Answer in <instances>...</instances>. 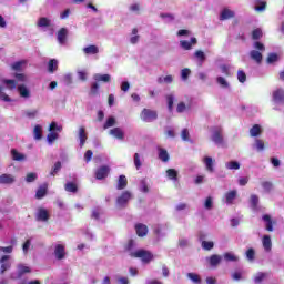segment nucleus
Returning a JSON list of instances; mask_svg holds the SVG:
<instances>
[{
  "mask_svg": "<svg viewBox=\"0 0 284 284\" xmlns=\"http://www.w3.org/2000/svg\"><path fill=\"white\" fill-rule=\"evenodd\" d=\"M131 258H140L142 263L148 265L149 263H152L154 261V254L148 250L140 248L138 251L130 253Z\"/></svg>",
  "mask_w": 284,
  "mask_h": 284,
  "instance_id": "1",
  "label": "nucleus"
},
{
  "mask_svg": "<svg viewBox=\"0 0 284 284\" xmlns=\"http://www.w3.org/2000/svg\"><path fill=\"white\" fill-rule=\"evenodd\" d=\"M140 119L144 123H152L159 119V112L156 110L144 108L140 113Z\"/></svg>",
  "mask_w": 284,
  "mask_h": 284,
  "instance_id": "2",
  "label": "nucleus"
},
{
  "mask_svg": "<svg viewBox=\"0 0 284 284\" xmlns=\"http://www.w3.org/2000/svg\"><path fill=\"white\" fill-rule=\"evenodd\" d=\"M131 199L132 193L130 191H123L116 199V205H119V207H128V203H130Z\"/></svg>",
  "mask_w": 284,
  "mask_h": 284,
  "instance_id": "3",
  "label": "nucleus"
},
{
  "mask_svg": "<svg viewBox=\"0 0 284 284\" xmlns=\"http://www.w3.org/2000/svg\"><path fill=\"white\" fill-rule=\"evenodd\" d=\"M212 141L215 143V145H223V128L221 126H214L213 128V134H212Z\"/></svg>",
  "mask_w": 284,
  "mask_h": 284,
  "instance_id": "4",
  "label": "nucleus"
},
{
  "mask_svg": "<svg viewBox=\"0 0 284 284\" xmlns=\"http://www.w3.org/2000/svg\"><path fill=\"white\" fill-rule=\"evenodd\" d=\"M110 174V166L102 165L95 170V179L98 181H103V179H108V175Z\"/></svg>",
  "mask_w": 284,
  "mask_h": 284,
  "instance_id": "5",
  "label": "nucleus"
},
{
  "mask_svg": "<svg viewBox=\"0 0 284 284\" xmlns=\"http://www.w3.org/2000/svg\"><path fill=\"white\" fill-rule=\"evenodd\" d=\"M36 221L48 223V221H50V212H48L44 207H39L36 214Z\"/></svg>",
  "mask_w": 284,
  "mask_h": 284,
  "instance_id": "6",
  "label": "nucleus"
},
{
  "mask_svg": "<svg viewBox=\"0 0 284 284\" xmlns=\"http://www.w3.org/2000/svg\"><path fill=\"white\" fill-rule=\"evenodd\" d=\"M8 261H10V255H3L0 258V274H6V272L12 267V264Z\"/></svg>",
  "mask_w": 284,
  "mask_h": 284,
  "instance_id": "7",
  "label": "nucleus"
},
{
  "mask_svg": "<svg viewBox=\"0 0 284 284\" xmlns=\"http://www.w3.org/2000/svg\"><path fill=\"white\" fill-rule=\"evenodd\" d=\"M17 179L12 174L3 173L0 175V185H12Z\"/></svg>",
  "mask_w": 284,
  "mask_h": 284,
  "instance_id": "8",
  "label": "nucleus"
},
{
  "mask_svg": "<svg viewBox=\"0 0 284 284\" xmlns=\"http://www.w3.org/2000/svg\"><path fill=\"white\" fill-rule=\"evenodd\" d=\"M274 103H284V90L278 88L272 92Z\"/></svg>",
  "mask_w": 284,
  "mask_h": 284,
  "instance_id": "9",
  "label": "nucleus"
},
{
  "mask_svg": "<svg viewBox=\"0 0 284 284\" xmlns=\"http://www.w3.org/2000/svg\"><path fill=\"white\" fill-rule=\"evenodd\" d=\"M262 219L266 223L265 224L266 232H274V225H276V222L272 221V216H270L268 214H265L262 216Z\"/></svg>",
  "mask_w": 284,
  "mask_h": 284,
  "instance_id": "10",
  "label": "nucleus"
},
{
  "mask_svg": "<svg viewBox=\"0 0 284 284\" xmlns=\"http://www.w3.org/2000/svg\"><path fill=\"white\" fill-rule=\"evenodd\" d=\"M203 163L205 165L206 172H214V163H216V160L212 159L211 156H204Z\"/></svg>",
  "mask_w": 284,
  "mask_h": 284,
  "instance_id": "11",
  "label": "nucleus"
},
{
  "mask_svg": "<svg viewBox=\"0 0 284 284\" xmlns=\"http://www.w3.org/2000/svg\"><path fill=\"white\" fill-rule=\"evenodd\" d=\"M57 39H58V43H60V45H64L65 41H68V29L61 28L58 31Z\"/></svg>",
  "mask_w": 284,
  "mask_h": 284,
  "instance_id": "12",
  "label": "nucleus"
},
{
  "mask_svg": "<svg viewBox=\"0 0 284 284\" xmlns=\"http://www.w3.org/2000/svg\"><path fill=\"white\" fill-rule=\"evenodd\" d=\"M221 261H223V257L219 254H213L207 257V262L211 267H219V265H221Z\"/></svg>",
  "mask_w": 284,
  "mask_h": 284,
  "instance_id": "13",
  "label": "nucleus"
},
{
  "mask_svg": "<svg viewBox=\"0 0 284 284\" xmlns=\"http://www.w3.org/2000/svg\"><path fill=\"white\" fill-rule=\"evenodd\" d=\"M196 43H199L196 38H191V41L181 40L180 47L182 48V50H192V45H196Z\"/></svg>",
  "mask_w": 284,
  "mask_h": 284,
  "instance_id": "14",
  "label": "nucleus"
},
{
  "mask_svg": "<svg viewBox=\"0 0 284 284\" xmlns=\"http://www.w3.org/2000/svg\"><path fill=\"white\" fill-rule=\"evenodd\" d=\"M110 134L111 136H114V139H118L119 141H123L125 139V133L119 126L111 129Z\"/></svg>",
  "mask_w": 284,
  "mask_h": 284,
  "instance_id": "15",
  "label": "nucleus"
},
{
  "mask_svg": "<svg viewBox=\"0 0 284 284\" xmlns=\"http://www.w3.org/2000/svg\"><path fill=\"white\" fill-rule=\"evenodd\" d=\"M235 17L236 14L234 13V11L225 8L220 14V21H227V19H234Z\"/></svg>",
  "mask_w": 284,
  "mask_h": 284,
  "instance_id": "16",
  "label": "nucleus"
},
{
  "mask_svg": "<svg viewBox=\"0 0 284 284\" xmlns=\"http://www.w3.org/2000/svg\"><path fill=\"white\" fill-rule=\"evenodd\" d=\"M135 232L141 239H143V236H148V225L143 223L135 224Z\"/></svg>",
  "mask_w": 284,
  "mask_h": 284,
  "instance_id": "17",
  "label": "nucleus"
},
{
  "mask_svg": "<svg viewBox=\"0 0 284 284\" xmlns=\"http://www.w3.org/2000/svg\"><path fill=\"white\" fill-rule=\"evenodd\" d=\"M48 194V183L41 184L37 192H36V199L41 200Z\"/></svg>",
  "mask_w": 284,
  "mask_h": 284,
  "instance_id": "18",
  "label": "nucleus"
},
{
  "mask_svg": "<svg viewBox=\"0 0 284 284\" xmlns=\"http://www.w3.org/2000/svg\"><path fill=\"white\" fill-rule=\"evenodd\" d=\"M78 136L80 141V148H83L85 145V141H88V133L85 132L84 126L79 128Z\"/></svg>",
  "mask_w": 284,
  "mask_h": 284,
  "instance_id": "19",
  "label": "nucleus"
},
{
  "mask_svg": "<svg viewBox=\"0 0 284 284\" xmlns=\"http://www.w3.org/2000/svg\"><path fill=\"white\" fill-rule=\"evenodd\" d=\"M54 255L58 261H63V258H65V246L58 244L54 250Z\"/></svg>",
  "mask_w": 284,
  "mask_h": 284,
  "instance_id": "20",
  "label": "nucleus"
},
{
  "mask_svg": "<svg viewBox=\"0 0 284 284\" xmlns=\"http://www.w3.org/2000/svg\"><path fill=\"white\" fill-rule=\"evenodd\" d=\"M250 58L255 61V63H257L258 65H261V63H263V53H261L257 50H252L250 52Z\"/></svg>",
  "mask_w": 284,
  "mask_h": 284,
  "instance_id": "21",
  "label": "nucleus"
},
{
  "mask_svg": "<svg viewBox=\"0 0 284 284\" xmlns=\"http://www.w3.org/2000/svg\"><path fill=\"white\" fill-rule=\"evenodd\" d=\"M94 81L102 82V83H110L112 81V77L110 74H101L97 73L93 75Z\"/></svg>",
  "mask_w": 284,
  "mask_h": 284,
  "instance_id": "22",
  "label": "nucleus"
},
{
  "mask_svg": "<svg viewBox=\"0 0 284 284\" xmlns=\"http://www.w3.org/2000/svg\"><path fill=\"white\" fill-rule=\"evenodd\" d=\"M59 70V60L57 59H51L48 62V72L50 74H54Z\"/></svg>",
  "mask_w": 284,
  "mask_h": 284,
  "instance_id": "23",
  "label": "nucleus"
},
{
  "mask_svg": "<svg viewBox=\"0 0 284 284\" xmlns=\"http://www.w3.org/2000/svg\"><path fill=\"white\" fill-rule=\"evenodd\" d=\"M237 192L236 190H232L225 193V203L226 205H232L234 203V200L236 199Z\"/></svg>",
  "mask_w": 284,
  "mask_h": 284,
  "instance_id": "24",
  "label": "nucleus"
},
{
  "mask_svg": "<svg viewBox=\"0 0 284 284\" xmlns=\"http://www.w3.org/2000/svg\"><path fill=\"white\" fill-rule=\"evenodd\" d=\"M83 53L87 54L88 57L90 54H99V47H97L95 44H90L88 47H84L82 49Z\"/></svg>",
  "mask_w": 284,
  "mask_h": 284,
  "instance_id": "25",
  "label": "nucleus"
},
{
  "mask_svg": "<svg viewBox=\"0 0 284 284\" xmlns=\"http://www.w3.org/2000/svg\"><path fill=\"white\" fill-rule=\"evenodd\" d=\"M38 28H50L52 26V20L47 17L39 18L37 22Z\"/></svg>",
  "mask_w": 284,
  "mask_h": 284,
  "instance_id": "26",
  "label": "nucleus"
},
{
  "mask_svg": "<svg viewBox=\"0 0 284 284\" xmlns=\"http://www.w3.org/2000/svg\"><path fill=\"white\" fill-rule=\"evenodd\" d=\"M30 272H32L30 266H26L23 264H20V265H18V275H17L16 278H22L23 274H30Z\"/></svg>",
  "mask_w": 284,
  "mask_h": 284,
  "instance_id": "27",
  "label": "nucleus"
},
{
  "mask_svg": "<svg viewBox=\"0 0 284 284\" xmlns=\"http://www.w3.org/2000/svg\"><path fill=\"white\" fill-rule=\"evenodd\" d=\"M128 187V178L125 175H120L118 179L116 190H125Z\"/></svg>",
  "mask_w": 284,
  "mask_h": 284,
  "instance_id": "28",
  "label": "nucleus"
},
{
  "mask_svg": "<svg viewBox=\"0 0 284 284\" xmlns=\"http://www.w3.org/2000/svg\"><path fill=\"white\" fill-rule=\"evenodd\" d=\"M262 243L266 252L272 251V237L270 235H264L262 239Z\"/></svg>",
  "mask_w": 284,
  "mask_h": 284,
  "instance_id": "29",
  "label": "nucleus"
},
{
  "mask_svg": "<svg viewBox=\"0 0 284 284\" xmlns=\"http://www.w3.org/2000/svg\"><path fill=\"white\" fill-rule=\"evenodd\" d=\"M18 92L23 99L30 98V90H28V87L24 84L18 85Z\"/></svg>",
  "mask_w": 284,
  "mask_h": 284,
  "instance_id": "30",
  "label": "nucleus"
},
{
  "mask_svg": "<svg viewBox=\"0 0 284 284\" xmlns=\"http://www.w3.org/2000/svg\"><path fill=\"white\" fill-rule=\"evenodd\" d=\"M33 136L36 141H41L43 139V128L41 125H36L33 129Z\"/></svg>",
  "mask_w": 284,
  "mask_h": 284,
  "instance_id": "31",
  "label": "nucleus"
},
{
  "mask_svg": "<svg viewBox=\"0 0 284 284\" xmlns=\"http://www.w3.org/2000/svg\"><path fill=\"white\" fill-rule=\"evenodd\" d=\"M159 159L163 161V163H168L170 161V154L165 149H159Z\"/></svg>",
  "mask_w": 284,
  "mask_h": 284,
  "instance_id": "32",
  "label": "nucleus"
},
{
  "mask_svg": "<svg viewBox=\"0 0 284 284\" xmlns=\"http://www.w3.org/2000/svg\"><path fill=\"white\" fill-rule=\"evenodd\" d=\"M166 176L171 181H179V171L175 169H169V170H166Z\"/></svg>",
  "mask_w": 284,
  "mask_h": 284,
  "instance_id": "33",
  "label": "nucleus"
},
{
  "mask_svg": "<svg viewBox=\"0 0 284 284\" xmlns=\"http://www.w3.org/2000/svg\"><path fill=\"white\" fill-rule=\"evenodd\" d=\"M64 190L67 192H72L73 194H77V192H79V186H77V183L74 182H68L64 186Z\"/></svg>",
  "mask_w": 284,
  "mask_h": 284,
  "instance_id": "34",
  "label": "nucleus"
},
{
  "mask_svg": "<svg viewBox=\"0 0 284 284\" xmlns=\"http://www.w3.org/2000/svg\"><path fill=\"white\" fill-rule=\"evenodd\" d=\"M262 132H263V130H261V125L254 124L250 129V136H260V134H262Z\"/></svg>",
  "mask_w": 284,
  "mask_h": 284,
  "instance_id": "35",
  "label": "nucleus"
},
{
  "mask_svg": "<svg viewBox=\"0 0 284 284\" xmlns=\"http://www.w3.org/2000/svg\"><path fill=\"white\" fill-rule=\"evenodd\" d=\"M11 154L13 161H26V156L23 155V153H20L19 151H17V149H12Z\"/></svg>",
  "mask_w": 284,
  "mask_h": 284,
  "instance_id": "36",
  "label": "nucleus"
},
{
  "mask_svg": "<svg viewBox=\"0 0 284 284\" xmlns=\"http://www.w3.org/2000/svg\"><path fill=\"white\" fill-rule=\"evenodd\" d=\"M251 207L254 210V212H257L258 210V195H251L250 199Z\"/></svg>",
  "mask_w": 284,
  "mask_h": 284,
  "instance_id": "37",
  "label": "nucleus"
},
{
  "mask_svg": "<svg viewBox=\"0 0 284 284\" xmlns=\"http://www.w3.org/2000/svg\"><path fill=\"white\" fill-rule=\"evenodd\" d=\"M253 41H258V39H263V30L261 28L254 29L252 31Z\"/></svg>",
  "mask_w": 284,
  "mask_h": 284,
  "instance_id": "38",
  "label": "nucleus"
},
{
  "mask_svg": "<svg viewBox=\"0 0 284 284\" xmlns=\"http://www.w3.org/2000/svg\"><path fill=\"white\" fill-rule=\"evenodd\" d=\"M265 278H267V273L260 272L255 275L254 283L261 284L263 281H265Z\"/></svg>",
  "mask_w": 284,
  "mask_h": 284,
  "instance_id": "39",
  "label": "nucleus"
},
{
  "mask_svg": "<svg viewBox=\"0 0 284 284\" xmlns=\"http://www.w3.org/2000/svg\"><path fill=\"white\" fill-rule=\"evenodd\" d=\"M201 245L202 250H205L206 252H210V250H214V242L212 241H202Z\"/></svg>",
  "mask_w": 284,
  "mask_h": 284,
  "instance_id": "40",
  "label": "nucleus"
},
{
  "mask_svg": "<svg viewBox=\"0 0 284 284\" xmlns=\"http://www.w3.org/2000/svg\"><path fill=\"white\" fill-rule=\"evenodd\" d=\"M224 260L231 263H236V261H239V257H236V255H234L233 253L226 252L224 253Z\"/></svg>",
  "mask_w": 284,
  "mask_h": 284,
  "instance_id": "41",
  "label": "nucleus"
},
{
  "mask_svg": "<svg viewBox=\"0 0 284 284\" xmlns=\"http://www.w3.org/2000/svg\"><path fill=\"white\" fill-rule=\"evenodd\" d=\"M116 124V119L114 116L108 118L106 122L103 124V130H108V128H113Z\"/></svg>",
  "mask_w": 284,
  "mask_h": 284,
  "instance_id": "42",
  "label": "nucleus"
},
{
  "mask_svg": "<svg viewBox=\"0 0 284 284\" xmlns=\"http://www.w3.org/2000/svg\"><path fill=\"white\" fill-rule=\"evenodd\" d=\"M187 278H190L192 283L201 284V276H199L196 273H187Z\"/></svg>",
  "mask_w": 284,
  "mask_h": 284,
  "instance_id": "43",
  "label": "nucleus"
},
{
  "mask_svg": "<svg viewBox=\"0 0 284 284\" xmlns=\"http://www.w3.org/2000/svg\"><path fill=\"white\" fill-rule=\"evenodd\" d=\"M133 163H134L136 170H141V166L143 165V163L141 162V155L139 153L134 154Z\"/></svg>",
  "mask_w": 284,
  "mask_h": 284,
  "instance_id": "44",
  "label": "nucleus"
},
{
  "mask_svg": "<svg viewBox=\"0 0 284 284\" xmlns=\"http://www.w3.org/2000/svg\"><path fill=\"white\" fill-rule=\"evenodd\" d=\"M59 139V133L54 131H50V133L47 135L48 143H54Z\"/></svg>",
  "mask_w": 284,
  "mask_h": 284,
  "instance_id": "45",
  "label": "nucleus"
},
{
  "mask_svg": "<svg viewBox=\"0 0 284 284\" xmlns=\"http://www.w3.org/2000/svg\"><path fill=\"white\" fill-rule=\"evenodd\" d=\"M91 97H97L99 94V82H93L91 84V90H90Z\"/></svg>",
  "mask_w": 284,
  "mask_h": 284,
  "instance_id": "46",
  "label": "nucleus"
},
{
  "mask_svg": "<svg viewBox=\"0 0 284 284\" xmlns=\"http://www.w3.org/2000/svg\"><path fill=\"white\" fill-rule=\"evenodd\" d=\"M166 101H168L169 112H172V110H174V95L172 94L166 95Z\"/></svg>",
  "mask_w": 284,
  "mask_h": 284,
  "instance_id": "47",
  "label": "nucleus"
},
{
  "mask_svg": "<svg viewBox=\"0 0 284 284\" xmlns=\"http://www.w3.org/2000/svg\"><path fill=\"white\" fill-rule=\"evenodd\" d=\"M278 61V54L277 53H270L266 58V63H276Z\"/></svg>",
  "mask_w": 284,
  "mask_h": 284,
  "instance_id": "48",
  "label": "nucleus"
},
{
  "mask_svg": "<svg viewBox=\"0 0 284 284\" xmlns=\"http://www.w3.org/2000/svg\"><path fill=\"white\" fill-rule=\"evenodd\" d=\"M23 63H26L24 61H18V62H14L12 65H11V70H14V72H21L22 68H23Z\"/></svg>",
  "mask_w": 284,
  "mask_h": 284,
  "instance_id": "49",
  "label": "nucleus"
},
{
  "mask_svg": "<svg viewBox=\"0 0 284 284\" xmlns=\"http://www.w3.org/2000/svg\"><path fill=\"white\" fill-rule=\"evenodd\" d=\"M237 81H240V83H245L247 81V74H245L243 70L237 71Z\"/></svg>",
  "mask_w": 284,
  "mask_h": 284,
  "instance_id": "50",
  "label": "nucleus"
},
{
  "mask_svg": "<svg viewBox=\"0 0 284 284\" xmlns=\"http://www.w3.org/2000/svg\"><path fill=\"white\" fill-rule=\"evenodd\" d=\"M226 168H227V170H240L241 164L236 161H231V162L226 163Z\"/></svg>",
  "mask_w": 284,
  "mask_h": 284,
  "instance_id": "51",
  "label": "nucleus"
},
{
  "mask_svg": "<svg viewBox=\"0 0 284 284\" xmlns=\"http://www.w3.org/2000/svg\"><path fill=\"white\" fill-rule=\"evenodd\" d=\"M61 170V161L55 162L53 169L50 172L51 176H57V173Z\"/></svg>",
  "mask_w": 284,
  "mask_h": 284,
  "instance_id": "52",
  "label": "nucleus"
},
{
  "mask_svg": "<svg viewBox=\"0 0 284 284\" xmlns=\"http://www.w3.org/2000/svg\"><path fill=\"white\" fill-rule=\"evenodd\" d=\"M63 126H58L57 122H51L49 125V132H61Z\"/></svg>",
  "mask_w": 284,
  "mask_h": 284,
  "instance_id": "53",
  "label": "nucleus"
},
{
  "mask_svg": "<svg viewBox=\"0 0 284 284\" xmlns=\"http://www.w3.org/2000/svg\"><path fill=\"white\" fill-rule=\"evenodd\" d=\"M172 81H174V78H172V75H166V77H160L158 79V83H172Z\"/></svg>",
  "mask_w": 284,
  "mask_h": 284,
  "instance_id": "54",
  "label": "nucleus"
},
{
  "mask_svg": "<svg viewBox=\"0 0 284 284\" xmlns=\"http://www.w3.org/2000/svg\"><path fill=\"white\" fill-rule=\"evenodd\" d=\"M255 148L258 152H263V150H265V142L261 139L255 140Z\"/></svg>",
  "mask_w": 284,
  "mask_h": 284,
  "instance_id": "55",
  "label": "nucleus"
},
{
  "mask_svg": "<svg viewBox=\"0 0 284 284\" xmlns=\"http://www.w3.org/2000/svg\"><path fill=\"white\" fill-rule=\"evenodd\" d=\"M216 83H219V85H221L222 88H230L227 80H225V78H223V77H217Z\"/></svg>",
  "mask_w": 284,
  "mask_h": 284,
  "instance_id": "56",
  "label": "nucleus"
},
{
  "mask_svg": "<svg viewBox=\"0 0 284 284\" xmlns=\"http://www.w3.org/2000/svg\"><path fill=\"white\" fill-rule=\"evenodd\" d=\"M3 83L8 85L9 90H14L17 88V81L16 80H3Z\"/></svg>",
  "mask_w": 284,
  "mask_h": 284,
  "instance_id": "57",
  "label": "nucleus"
},
{
  "mask_svg": "<svg viewBox=\"0 0 284 284\" xmlns=\"http://www.w3.org/2000/svg\"><path fill=\"white\" fill-rule=\"evenodd\" d=\"M190 74H192V71L187 68L183 69L181 71V77L183 81H187V79L190 78Z\"/></svg>",
  "mask_w": 284,
  "mask_h": 284,
  "instance_id": "58",
  "label": "nucleus"
},
{
  "mask_svg": "<svg viewBox=\"0 0 284 284\" xmlns=\"http://www.w3.org/2000/svg\"><path fill=\"white\" fill-rule=\"evenodd\" d=\"M38 179L37 173H28L26 176L27 183H34V181Z\"/></svg>",
  "mask_w": 284,
  "mask_h": 284,
  "instance_id": "59",
  "label": "nucleus"
},
{
  "mask_svg": "<svg viewBox=\"0 0 284 284\" xmlns=\"http://www.w3.org/2000/svg\"><path fill=\"white\" fill-rule=\"evenodd\" d=\"M220 70L222 74H225V77H232V73L230 72V67H227L226 64H222L220 67Z\"/></svg>",
  "mask_w": 284,
  "mask_h": 284,
  "instance_id": "60",
  "label": "nucleus"
},
{
  "mask_svg": "<svg viewBox=\"0 0 284 284\" xmlns=\"http://www.w3.org/2000/svg\"><path fill=\"white\" fill-rule=\"evenodd\" d=\"M256 256V252L254 251V248H248L246 251V258H248V261H254Z\"/></svg>",
  "mask_w": 284,
  "mask_h": 284,
  "instance_id": "61",
  "label": "nucleus"
},
{
  "mask_svg": "<svg viewBox=\"0 0 284 284\" xmlns=\"http://www.w3.org/2000/svg\"><path fill=\"white\" fill-rule=\"evenodd\" d=\"M253 47L255 50H258V52H265V44H263V42L256 41Z\"/></svg>",
  "mask_w": 284,
  "mask_h": 284,
  "instance_id": "62",
  "label": "nucleus"
},
{
  "mask_svg": "<svg viewBox=\"0 0 284 284\" xmlns=\"http://www.w3.org/2000/svg\"><path fill=\"white\" fill-rule=\"evenodd\" d=\"M181 139L183 141H190V131L187 129H183L181 132Z\"/></svg>",
  "mask_w": 284,
  "mask_h": 284,
  "instance_id": "63",
  "label": "nucleus"
},
{
  "mask_svg": "<svg viewBox=\"0 0 284 284\" xmlns=\"http://www.w3.org/2000/svg\"><path fill=\"white\" fill-rule=\"evenodd\" d=\"M195 57L199 59V61H205V53L201 50L195 51Z\"/></svg>",
  "mask_w": 284,
  "mask_h": 284,
  "instance_id": "64",
  "label": "nucleus"
}]
</instances>
